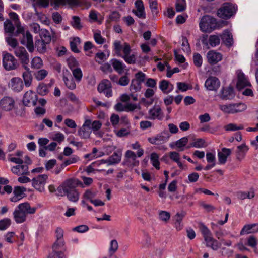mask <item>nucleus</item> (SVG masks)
Listing matches in <instances>:
<instances>
[{
    "instance_id": "obj_1",
    "label": "nucleus",
    "mask_w": 258,
    "mask_h": 258,
    "mask_svg": "<svg viewBox=\"0 0 258 258\" xmlns=\"http://www.w3.org/2000/svg\"><path fill=\"white\" fill-rule=\"evenodd\" d=\"M114 50L116 54L121 57L128 64H134L136 61V56L131 54L132 50L127 43H122L120 41L116 40L113 43Z\"/></svg>"
},
{
    "instance_id": "obj_2",
    "label": "nucleus",
    "mask_w": 258,
    "mask_h": 258,
    "mask_svg": "<svg viewBox=\"0 0 258 258\" xmlns=\"http://www.w3.org/2000/svg\"><path fill=\"white\" fill-rule=\"evenodd\" d=\"M221 24L226 25V22L223 21L218 22L216 18L210 15H206L201 18L199 27L202 32L210 33L215 29L221 28Z\"/></svg>"
},
{
    "instance_id": "obj_3",
    "label": "nucleus",
    "mask_w": 258,
    "mask_h": 258,
    "mask_svg": "<svg viewBox=\"0 0 258 258\" xmlns=\"http://www.w3.org/2000/svg\"><path fill=\"white\" fill-rule=\"evenodd\" d=\"M200 230L203 236L207 247H210L214 250H217L221 244L212 237L210 230L204 224L199 225Z\"/></svg>"
},
{
    "instance_id": "obj_4",
    "label": "nucleus",
    "mask_w": 258,
    "mask_h": 258,
    "mask_svg": "<svg viewBox=\"0 0 258 258\" xmlns=\"http://www.w3.org/2000/svg\"><path fill=\"white\" fill-rule=\"evenodd\" d=\"M77 186L84 188L83 184L77 179H69L64 181L57 189L58 195L64 196L69 192L73 191Z\"/></svg>"
},
{
    "instance_id": "obj_5",
    "label": "nucleus",
    "mask_w": 258,
    "mask_h": 258,
    "mask_svg": "<svg viewBox=\"0 0 258 258\" xmlns=\"http://www.w3.org/2000/svg\"><path fill=\"white\" fill-rule=\"evenodd\" d=\"M236 6L231 3H224L218 10L217 15L221 18L227 19L236 13Z\"/></svg>"
},
{
    "instance_id": "obj_6",
    "label": "nucleus",
    "mask_w": 258,
    "mask_h": 258,
    "mask_svg": "<svg viewBox=\"0 0 258 258\" xmlns=\"http://www.w3.org/2000/svg\"><path fill=\"white\" fill-rule=\"evenodd\" d=\"M3 56V65L6 70L11 71L16 69L17 60L13 55L4 52Z\"/></svg>"
},
{
    "instance_id": "obj_7",
    "label": "nucleus",
    "mask_w": 258,
    "mask_h": 258,
    "mask_svg": "<svg viewBox=\"0 0 258 258\" xmlns=\"http://www.w3.org/2000/svg\"><path fill=\"white\" fill-rule=\"evenodd\" d=\"M169 137L168 131H163L155 136L148 138V140L152 144L161 145L167 142Z\"/></svg>"
},
{
    "instance_id": "obj_8",
    "label": "nucleus",
    "mask_w": 258,
    "mask_h": 258,
    "mask_svg": "<svg viewBox=\"0 0 258 258\" xmlns=\"http://www.w3.org/2000/svg\"><path fill=\"white\" fill-rule=\"evenodd\" d=\"M14 53L19 59L23 66L28 64L30 61L29 55L24 47L18 46L14 50Z\"/></svg>"
},
{
    "instance_id": "obj_9",
    "label": "nucleus",
    "mask_w": 258,
    "mask_h": 258,
    "mask_svg": "<svg viewBox=\"0 0 258 258\" xmlns=\"http://www.w3.org/2000/svg\"><path fill=\"white\" fill-rule=\"evenodd\" d=\"M47 179L48 176L46 174L39 175L32 180V186L36 190L42 192L44 190L45 184Z\"/></svg>"
},
{
    "instance_id": "obj_10",
    "label": "nucleus",
    "mask_w": 258,
    "mask_h": 258,
    "mask_svg": "<svg viewBox=\"0 0 258 258\" xmlns=\"http://www.w3.org/2000/svg\"><path fill=\"white\" fill-rule=\"evenodd\" d=\"M148 118L152 120L158 119L162 120L164 116L161 107L158 105H154L148 111Z\"/></svg>"
},
{
    "instance_id": "obj_11",
    "label": "nucleus",
    "mask_w": 258,
    "mask_h": 258,
    "mask_svg": "<svg viewBox=\"0 0 258 258\" xmlns=\"http://www.w3.org/2000/svg\"><path fill=\"white\" fill-rule=\"evenodd\" d=\"M37 95L33 91H27L24 95L23 103L25 106L32 105L35 106L37 104Z\"/></svg>"
},
{
    "instance_id": "obj_12",
    "label": "nucleus",
    "mask_w": 258,
    "mask_h": 258,
    "mask_svg": "<svg viewBox=\"0 0 258 258\" xmlns=\"http://www.w3.org/2000/svg\"><path fill=\"white\" fill-rule=\"evenodd\" d=\"M21 43L25 45L30 52H33L34 50V47L32 35L29 31H27L23 34V37L21 40Z\"/></svg>"
},
{
    "instance_id": "obj_13",
    "label": "nucleus",
    "mask_w": 258,
    "mask_h": 258,
    "mask_svg": "<svg viewBox=\"0 0 258 258\" xmlns=\"http://www.w3.org/2000/svg\"><path fill=\"white\" fill-rule=\"evenodd\" d=\"M220 85V82L215 77H210L205 81V86L210 91H216Z\"/></svg>"
},
{
    "instance_id": "obj_14",
    "label": "nucleus",
    "mask_w": 258,
    "mask_h": 258,
    "mask_svg": "<svg viewBox=\"0 0 258 258\" xmlns=\"http://www.w3.org/2000/svg\"><path fill=\"white\" fill-rule=\"evenodd\" d=\"M15 101L10 97L5 96L0 100V107L6 111L11 110L14 107Z\"/></svg>"
},
{
    "instance_id": "obj_15",
    "label": "nucleus",
    "mask_w": 258,
    "mask_h": 258,
    "mask_svg": "<svg viewBox=\"0 0 258 258\" xmlns=\"http://www.w3.org/2000/svg\"><path fill=\"white\" fill-rule=\"evenodd\" d=\"M237 82L236 87L238 90H241L244 87L249 86L250 83L247 80L245 75L240 70L237 71Z\"/></svg>"
},
{
    "instance_id": "obj_16",
    "label": "nucleus",
    "mask_w": 258,
    "mask_h": 258,
    "mask_svg": "<svg viewBox=\"0 0 258 258\" xmlns=\"http://www.w3.org/2000/svg\"><path fill=\"white\" fill-rule=\"evenodd\" d=\"M206 56L208 62L210 64H216L222 59V55L214 50L208 51Z\"/></svg>"
},
{
    "instance_id": "obj_17",
    "label": "nucleus",
    "mask_w": 258,
    "mask_h": 258,
    "mask_svg": "<svg viewBox=\"0 0 258 258\" xmlns=\"http://www.w3.org/2000/svg\"><path fill=\"white\" fill-rule=\"evenodd\" d=\"M18 210H19L21 213L24 214L26 216L28 214H33L36 211L37 208L36 207H31L30 204L28 202H24L18 205V206L16 207Z\"/></svg>"
},
{
    "instance_id": "obj_18",
    "label": "nucleus",
    "mask_w": 258,
    "mask_h": 258,
    "mask_svg": "<svg viewBox=\"0 0 258 258\" xmlns=\"http://www.w3.org/2000/svg\"><path fill=\"white\" fill-rule=\"evenodd\" d=\"M23 86L22 80L19 77L12 78L9 83V87L15 92H20L22 90Z\"/></svg>"
},
{
    "instance_id": "obj_19",
    "label": "nucleus",
    "mask_w": 258,
    "mask_h": 258,
    "mask_svg": "<svg viewBox=\"0 0 258 258\" xmlns=\"http://www.w3.org/2000/svg\"><path fill=\"white\" fill-rule=\"evenodd\" d=\"M136 10H133V12L139 18L145 19L146 13L144 6L142 0H137L135 2Z\"/></svg>"
},
{
    "instance_id": "obj_20",
    "label": "nucleus",
    "mask_w": 258,
    "mask_h": 258,
    "mask_svg": "<svg viewBox=\"0 0 258 258\" xmlns=\"http://www.w3.org/2000/svg\"><path fill=\"white\" fill-rule=\"evenodd\" d=\"M63 80L66 86L70 90H74L76 87V85L70 73L66 70V73H63Z\"/></svg>"
},
{
    "instance_id": "obj_21",
    "label": "nucleus",
    "mask_w": 258,
    "mask_h": 258,
    "mask_svg": "<svg viewBox=\"0 0 258 258\" xmlns=\"http://www.w3.org/2000/svg\"><path fill=\"white\" fill-rule=\"evenodd\" d=\"M121 157V152H115L106 160H101V164L107 163L108 165H110L118 163L120 162Z\"/></svg>"
},
{
    "instance_id": "obj_22",
    "label": "nucleus",
    "mask_w": 258,
    "mask_h": 258,
    "mask_svg": "<svg viewBox=\"0 0 258 258\" xmlns=\"http://www.w3.org/2000/svg\"><path fill=\"white\" fill-rule=\"evenodd\" d=\"M25 71L23 73L22 77L24 81L26 87H29L31 85L32 82L33 77L31 71L28 65L23 66Z\"/></svg>"
},
{
    "instance_id": "obj_23",
    "label": "nucleus",
    "mask_w": 258,
    "mask_h": 258,
    "mask_svg": "<svg viewBox=\"0 0 258 258\" xmlns=\"http://www.w3.org/2000/svg\"><path fill=\"white\" fill-rule=\"evenodd\" d=\"M12 172L17 175H28V167L27 165L20 164L13 166L11 169Z\"/></svg>"
},
{
    "instance_id": "obj_24",
    "label": "nucleus",
    "mask_w": 258,
    "mask_h": 258,
    "mask_svg": "<svg viewBox=\"0 0 258 258\" xmlns=\"http://www.w3.org/2000/svg\"><path fill=\"white\" fill-rule=\"evenodd\" d=\"M249 148L245 144H242L237 146L236 151V159L239 161H242L245 156L246 152L248 151Z\"/></svg>"
},
{
    "instance_id": "obj_25",
    "label": "nucleus",
    "mask_w": 258,
    "mask_h": 258,
    "mask_svg": "<svg viewBox=\"0 0 258 258\" xmlns=\"http://www.w3.org/2000/svg\"><path fill=\"white\" fill-rule=\"evenodd\" d=\"M231 153V149L226 148H222L221 151L219 152L218 153L219 163L220 164H224L227 161L228 156H229Z\"/></svg>"
},
{
    "instance_id": "obj_26",
    "label": "nucleus",
    "mask_w": 258,
    "mask_h": 258,
    "mask_svg": "<svg viewBox=\"0 0 258 258\" xmlns=\"http://www.w3.org/2000/svg\"><path fill=\"white\" fill-rule=\"evenodd\" d=\"M233 89L232 87L223 88L221 91L220 98L223 100L231 99L234 97Z\"/></svg>"
},
{
    "instance_id": "obj_27",
    "label": "nucleus",
    "mask_w": 258,
    "mask_h": 258,
    "mask_svg": "<svg viewBox=\"0 0 258 258\" xmlns=\"http://www.w3.org/2000/svg\"><path fill=\"white\" fill-rule=\"evenodd\" d=\"M258 232V223L247 224L244 226L240 231V235L253 233Z\"/></svg>"
},
{
    "instance_id": "obj_28",
    "label": "nucleus",
    "mask_w": 258,
    "mask_h": 258,
    "mask_svg": "<svg viewBox=\"0 0 258 258\" xmlns=\"http://www.w3.org/2000/svg\"><path fill=\"white\" fill-rule=\"evenodd\" d=\"M220 37L223 42L227 46L229 47L232 45L233 43L232 35L228 30L224 31L222 35H220Z\"/></svg>"
},
{
    "instance_id": "obj_29",
    "label": "nucleus",
    "mask_w": 258,
    "mask_h": 258,
    "mask_svg": "<svg viewBox=\"0 0 258 258\" xmlns=\"http://www.w3.org/2000/svg\"><path fill=\"white\" fill-rule=\"evenodd\" d=\"M13 216L14 220L17 223H23L26 221L27 218L26 216L18 210L17 208L13 212Z\"/></svg>"
},
{
    "instance_id": "obj_30",
    "label": "nucleus",
    "mask_w": 258,
    "mask_h": 258,
    "mask_svg": "<svg viewBox=\"0 0 258 258\" xmlns=\"http://www.w3.org/2000/svg\"><path fill=\"white\" fill-rule=\"evenodd\" d=\"M79 3L78 0H54L53 3L55 8L61 5H65L67 4L73 7L78 5Z\"/></svg>"
},
{
    "instance_id": "obj_31",
    "label": "nucleus",
    "mask_w": 258,
    "mask_h": 258,
    "mask_svg": "<svg viewBox=\"0 0 258 258\" xmlns=\"http://www.w3.org/2000/svg\"><path fill=\"white\" fill-rule=\"evenodd\" d=\"M127 161L134 166L139 164V161H136L137 155L135 152L131 150H127L125 154Z\"/></svg>"
},
{
    "instance_id": "obj_32",
    "label": "nucleus",
    "mask_w": 258,
    "mask_h": 258,
    "mask_svg": "<svg viewBox=\"0 0 258 258\" xmlns=\"http://www.w3.org/2000/svg\"><path fill=\"white\" fill-rule=\"evenodd\" d=\"M173 85L166 80H162L159 85L160 89L164 93H168L173 89Z\"/></svg>"
},
{
    "instance_id": "obj_33",
    "label": "nucleus",
    "mask_w": 258,
    "mask_h": 258,
    "mask_svg": "<svg viewBox=\"0 0 258 258\" xmlns=\"http://www.w3.org/2000/svg\"><path fill=\"white\" fill-rule=\"evenodd\" d=\"M5 31L7 35H13L15 30L14 24H13L11 20H6L4 24Z\"/></svg>"
},
{
    "instance_id": "obj_34",
    "label": "nucleus",
    "mask_w": 258,
    "mask_h": 258,
    "mask_svg": "<svg viewBox=\"0 0 258 258\" xmlns=\"http://www.w3.org/2000/svg\"><path fill=\"white\" fill-rule=\"evenodd\" d=\"M112 65L115 71H116L119 74H121L123 73L124 68L125 67L122 62L117 59L113 60Z\"/></svg>"
},
{
    "instance_id": "obj_35",
    "label": "nucleus",
    "mask_w": 258,
    "mask_h": 258,
    "mask_svg": "<svg viewBox=\"0 0 258 258\" xmlns=\"http://www.w3.org/2000/svg\"><path fill=\"white\" fill-rule=\"evenodd\" d=\"M255 193L253 189H251L247 192H238L237 197L240 200H244L246 198L251 199L254 197Z\"/></svg>"
},
{
    "instance_id": "obj_36",
    "label": "nucleus",
    "mask_w": 258,
    "mask_h": 258,
    "mask_svg": "<svg viewBox=\"0 0 258 258\" xmlns=\"http://www.w3.org/2000/svg\"><path fill=\"white\" fill-rule=\"evenodd\" d=\"M111 87L112 86L110 82L108 80L104 79L99 83L97 87V90L100 93H102L104 90Z\"/></svg>"
},
{
    "instance_id": "obj_37",
    "label": "nucleus",
    "mask_w": 258,
    "mask_h": 258,
    "mask_svg": "<svg viewBox=\"0 0 258 258\" xmlns=\"http://www.w3.org/2000/svg\"><path fill=\"white\" fill-rule=\"evenodd\" d=\"M6 41L7 44L11 46L14 50L18 46V42L17 40L13 37V35H7L5 37Z\"/></svg>"
},
{
    "instance_id": "obj_38",
    "label": "nucleus",
    "mask_w": 258,
    "mask_h": 258,
    "mask_svg": "<svg viewBox=\"0 0 258 258\" xmlns=\"http://www.w3.org/2000/svg\"><path fill=\"white\" fill-rule=\"evenodd\" d=\"M208 42L209 45L212 47H216V46L219 45L220 43V35H210L208 38Z\"/></svg>"
},
{
    "instance_id": "obj_39",
    "label": "nucleus",
    "mask_w": 258,
    "mask_h": 258,
    "mask_svg": "<svg viewBox=\"0 0 258 258\" xmlns=\"http://www.w3.org/2000/svg\"><path fill=\"white\" fill-rule=\"evenodd\" d=\"M43 61L39 57H34L31 60V67L33 69H40L43 66Z\"/></svg>"
},
{
    "instance_id": "obj_40",
    "label": "nucleus",
    "mask_w": 258,
    "mask_h": 258,
    "mask_svg": "<svg viewBox=\"0 0 258 258\" xmlns=\"http://www.w3.org/2000/svg\"><path fill=\"white\" fill-rule=\"evenodd\" d=\"M47 43L40 39L35 41V47L37 51L41 53H44L46 51V45Z\"/></svg>"
},
{
    "instance_id": "obj_41",
    "label": "nucleus",
    "mask_w": 258,
    "mask_h": 258,
    "mask_svg": "<svg viewBox=\"0 0 258 258\" xmlns=\"http://www.w3.org/2000/svg\"><path fill=\"white\" fill-rule=\"evenodd\" d=\"M91 133V131L89 128H86L83 126L78 131V134L79 136L83 139L89 138Z\"/></svg>"
},
{
    "instance_id": "obj_42",
    "label": "nucleus",
    "mask_w": 258,
    "mask_h": 258,
    "mask_svg": "<svg viewBox=\"0 0 258 258\" xmlns=\"http://www.w3.org/2000/svg\"><path fill=\"white\" fill-rule=\"evenodd\" d=\"M188 141V137H184L177 141L175 144L179 151H183L184 150V147L187 144Z\"/></svg>"
},
{
    "instance_id": "obj_43",
    "label": "nucleus",
    "mask_w": 258,
    "mask_h": 258,
    "mask_svg": "<svg viewBox=\"0 0 258 258\" xmlns=\"http://www.w3.org/2000/svg\"><path fill=\"white\" fill-rule=\"evenodd\" d=\"M159 156L155 152L152 153L150 155V160L152 165L159 170L160 169Z\"/></svg>"
},
{
    "instance_id": "obj_44",
    "label": "nucleus",
    "mask_w": 258,
    "mask_h": 258,
    "mask_svg": "<svg viewBox=\"0 0 258 258\" xmlns=\"http://www.w3.org/2000/svg\"><path fill=\"white\" fill-rule=\"evenodd\" d=\"M37 92L42 96L46 95L49 92V86L43 83H40L37 88Z\"/></svg>"
},
{
    "instance_id": "obj_45",
    "label": "nucleus",
    "mask_w": 258,
    "mask_h": 258,
    "mask_svg": "<svg viewBox=\"0 0 258 258\" xmlns=\"http://www.w3.org/2000/svg\"><path fill=\"white\" fill-rule=\"evenodd\" d=\"M220 109L225 113L234 114L233 104H228L224 105H219Z\"/></svg>"
},
{
    "instance_id": "obj_46",
    "label": "nucleus",
    "mask_w": 258,
    "mask_h": 258,
    "mask_svg": "<svg viewBox=\"0 0 258 258\" xmlns=\"http://www.w3.org/2000/svg\"><path fill=\"white\" fill-rule=\"evenodd\" d=\"M169 157L171 160L177 163L178 166L181 169L184 168L183 164L180 161V155L178 153L176 152H171L170 153Z\"/></svg>"
},
{
    "instance_id": "obj_47",
    "label": "nucleus",
    "mask_w": 258,
    "mask_h": 258,
    "mask_svg": "<svg viewBox=\"0 0 258 258\" xmlns=\"http://www.w3.org/2000/svg\"><path fill=\"white\" fill-rule=\"evenodd\" d=\"M244 126L242 124H236L235 123H229L224 126V129L226 131H235L242 130Z\"/></svg>"
},
{
    "instance_id": "obj_48",
    "label": "nucleus",
    "mask_w": 258,
    "mask_h": 258,
    "mask_svg": "<svg viewBox=\"0 0 258 258\" xmlns=\"http://www.w3.org/2000/svg\"><path fill=\"white\" fill-rule=\"evenodd\" d=\"M142 83L138 80L133 79L132 80L131 85L130 86V90L133 92H136L140 91L142 88Z\"/></svg>"
},
{
    "instance_id": "obj_49",
    "label": "nucleus",
    "mask_w": 258,
    "mask_h": 258,
    "mask_svg": "<svg viewBox=\"0 0 258 258\" xmlns=\"http://www.w3.org/2000/svg\"><path fill=\"white\" fill-rule=\"evenodd\" d=\"M81 41L79 37H75L70 42V47L71 50L75 53H79V50L77 46L80 44Z\"/></svg>"
},
{
    "instance_id": "obj_50",
    "label": "nucleus",
    "mask_w": 258,
    "mask_h": 258,
    "mask_svg": "<svg viewBox=\"0 0 258 258\" xmlns=\"http://www.w3.org/2000/svg\"><path fill=\"white\" fill-rule=\"evenodd\" d=\"M120 18V14L117 11H113L109 15L106 22L107 23H110L111 22H117L119 20Z\"/></svg>"
},
{
    "instance_id": "obj_51",
    "label": "nucleus",
    "mask_w": 258,
    "mask_h": 258,
    "mask_svg": "<svg viewBox=\"0 0 258 258\" xmlns=\"http://www.w3.org/2000/svg\"><path fill=\"white\" fill-rule=\"evenodd\" d=\"M65 196L67 197L69 200L73 202H76L78 201L79 198V193L76 189L69 192Z\"/></svg>"
},
{
    "instance_id": "obj_52",
    "label": "nucleus",
    "mask_w": 258,
    "mask_h": 258,
    "mask_svg": "<svg viewBox=\"0 0 258 258\" xmlns=\"http://www.w3.org/2000/svg\"><path fill=\"white\" fill-rule=\"evenodd\" d=\"M64 241L56 240L52 245V251L63 252L62 250L64 246Z\"/></svg>"
},
{
    "instance_id": "obj_53",
    "label": "nucleus",
    "mask_w": 258,
    "mask_h": 258,
    "mask_svg": "<svg viewBox=\"0 0 258 258\" xmlns=\"http://www.w3.org/2000/svg\"><path fill=\"white\" fill-rule=\"evenodd\" d=\"M205 146V141L201 138H199L195 140L192 143H191L190 146L187 147V149H189L191 147L196 148H202Z\"/></svg>"
},
{
    "instance_id": "obj_54",
    "label": "nucleus",
    "mask_w": 258,
    "mask_h": 258,
    "mask_svg": "<svg viewBox=\"0 0 258 258\" xmlns=\"http://www.w3.org/2000/svg\"><path fill=\"white\" fill-rule=\"evenodd\" d=\"M41 40H42L44 42L49 44L51 40V37L49 32L46 30H42L41 34Z\"/></svg>"
},
{
    "instance_id": "obj_55",
    "label": "nucleus",
    "mask_w": 258,
    "mask_h": 258,
    "mask_svg": "<svg viewBox=\"0 0 258 258\" xmlns=\"http://www.w3.org/2000/svg\"><path fill=\"white\" fill-rule=\"evenodd\" d=\"M73 75L77 82H80L83 77L82 72L80 68H76L72 70Z\"/></svg>"
},
{
    "instance_id": "obj_56",
    "label": "nucleus",
    "mask_w": 258,
    "mask_h": 258,
    "mask_svg": "<svg viewBox=\"0 0 258 258\" xmlns=\"http://www.w3.org/2000/svg\"><path fill=\"white\" fill-rule=\"evenodd\" d=\"M48 71L44 69H41L34 74L35 78L39 81L44 79L48 75Z\"/></svg>"
},
{
    "instance_id": "obj_57",
    "label": "nucleus",
    "mask_w": 258,
    "mask_h": 258,
    "mask_svg": "<svg viewBox=\"0 0 258 258\" xmlns=\"http://www.w3.org/2000/svg\"><path fill=\"white\" fill-rule=\"evenodd\" d=\"M118 248V242L116 240H112L110 241L109 252L110 255H112L117 250Z\"/></svg>"
},
{
    "instance_id": "obj_58",
    "label": "nucleus",
    "mask_w": 258,
    "mask_h": 258,
    "mask_svg": "<svg viewBox=\"0 0 258 258\" xmlns=\"http://www.w3.org/2000/svg\"><path fill=\"white\" fill-rule=\"evenodd\" d=\"M233 105L234 113L243 111L246 109V105L244 103H233Z\"/></svg>"
},
{
    "instance_id": "obj_59",
    "label": "nucleus",
    "mask_w": 258,
    "mask_h": 258,
    "mask_svg": "<svg viewBox=\"0 0 258 258\" xmlns=\"http://www.w3.org/2000/svg\"><path fill=\"white\" fill-rule=\"evenodd\" d=\"M68 67L72 70L78 68L79 63L77 60L73 57H70L67 60Z\"/></svg>"
},
{
    "instance_id": "obj_60",
    "label": "nucleus",
    "mask_w": 258,
    "mask_h": 258,
    "mask_svg": "<svg viewBox=\"0 0 258 258\" xmlns=\"http://www.w3.org/2000/svg\"><path fill=\"white\" fill-rule=\"evenodd\" d=\"M71 22L72 26L76 29L80 30L82 28V26L81 24L80 18L78 16H73Z\"/></svg>"
},
{
    "instance_id": "obj_61",
    "label": "nucleus",
    "mask_w": 258,
    "mask_h": 258,
    "mask_svg": "<svg viewBox=\"0 0 258 258\" xmlns=\"http://www.w3.org/2000/svg\"><path fill=\"white\" fill-rule=\"evenodd\" d=\"M159 216L160 220L167 223L170 219L171 215L170 213L167 211H161L159 212Z\"/></svg>"
},
{
    "instance_id": "obj_62",
    "label": "nucleus",
    "mask_w": 258,
    "mask_h": 258,
    "mask_svg": "<svg viewBox=\"0 0 258 258\" xmlns=\"http://www.w3.org/2000/svg\"><path fill=\"white\" fill-rule=\"evenodd\" d=\"M193 61L194 64L197 67H200L202 64V57L199 53H195L193 56Z\"/></svg>"
},
{
    "instance_id": "obj_63",
    "label": "nucleus",
    "mask_w": 258,
    "mask_h": 258,
    "mask_svg": "<svg viewBox=\"0 0 258 258\" xmlns=\"http://www.w3.org/2000/svg\"><path fill=\"white\" fill-rule=\"evenodd\" d=\"M185 0H177L176 3V10L177 12H182L185 9Z\"/></svg>"
},
{
    "instance_id": "obj_64",
    "label": "nucleus",
    "mask_w": 258,
    "mask_h": 258,
    "mask_svg": "<svg viewBox=\"0 0 258 258\" xmlns=\"http://www.w3.org/2000/svg\"><path fill=\"white\" fill-rule=\"evenodd\" d=\"M47 258H66V256L63 252L52 251L49 254Z\"/></svg>"
}]
</instances>
